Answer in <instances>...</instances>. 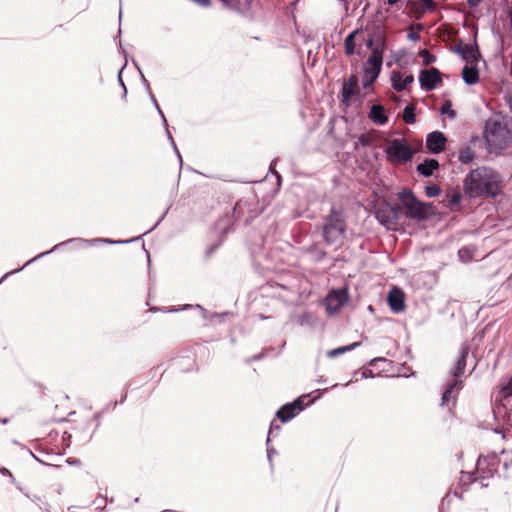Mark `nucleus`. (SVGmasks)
I'll use <instances>...</instances> for the list:
<instances>
[{"label":"nucleus","mask_w":512,"mask_h":512,"mask_svg":"<svg viewBox=\"0 0 512 512\" xmlns=\"http://www.w3.org/2000/svg\"><path fill=\"white\" fill-rule=\"evenodd\" d=\"M501 179L497 172L490 168L479 167L472 170L464 179V191L470 197H495L500 192Z\"/></svg>","instance_id":"f257e3e1"},{"label":"nucleus","mask_w":512,"mask_h":512,"mask_svg":"<svg viewBox=\"0 0 512 512\" xmlns=\"http://www.w3.org/2000/svg\"><path fill=\"white\" fill-rule=\"evenodd\" d=\"M484 137L490 151L500 152L508 147L512 133L503 122L489 119L485 124Z\"/></svg>","instance_id":"f03ea898"},{"label":"nucleus","mask_w":512,"mask_h":512,"mask_svg":"<svg viewBox=\"0 0 512 512\" xmlns=\"http://www.w3.org/2000/svg\"><path fill=\"white\" fill-rule=\"evenodd\" d=\"M404 214L411 219L423 220L433 213L432 204H426L419 201L411 190L404 189L398 194Z\"/></svg>","instance_id":"7ed1b4c3"},{"label":"nucleus","mask_w":512,"mask_h":512,"mask_svg":"<svg viewBox=\"0 0 512 512\" xmlns=\"http://www.w3.org/2000/svg\"><path fill=\"white\" fill-rule=\"evenodd\" d=\"M468 356V348L463 346L460 350V355L456 361L455 367L452 370V375L454 377L453 381L449 383L442 395L441 405L446 406L449 405L450 402L455 403L457 393L462 388V381L459 379L461 375H463L465 367H466V358Z\"/></svg>","instance_id":"20e7f679"},{"label":"nucleus","mask_w":512,"mask_h":512,"mask_svg":"<svg viewBox=\"0 0 512 512\" xmlns=\"http://www.w3.org/2000/svg\"><path fill=\"white\" fill-rule=\"evenodd\" d=\"M386 160L392 164L406 163L413 158L414 150L403 138L387 141L385 149Z\"/></svg>","instance_id":"39448f33"},{"label":"nucleus","mask_w":512,"mask_h":512,"mask_svg":"<svg viewBox=\"0 0 512 512\" xmlns=\"http://www.w3.org/2000/svg\"><path fill=\"white\" fill-rule=\"evenodd\" d=\"M345 232V222L343 215L340 212L332 209L328 216L323 236L328 244H340Z\"/></svg>","instance_id":"423d86ee"},{"label":"nucleus","mask_w":512,"mask_h":512,"mask_svg":"<svg viewBox=\"0 0 512 512\" xmlns=\"http://www.w3.org/2000/svg\"><path fill=\"white\" fill-rule=\"evenodd\" d=\"M383 64V51L376 48L369 55L363 68L362 84L364 88H369L380 75Z\"/></svg>","instance_id":"0eeeda50"},{"label":"nucleus","mask_w":512,"mask_h":512,"mask_svg":"<svg viewBox=\"0 0 512 512\" xmlns=\"http://www.w3.org/2000/svg\"><path fill=\"white\" fill-rule=\"evenodd\" d=\"M419 82L424 90H434L442 83L441 73L436 68L422 70L419 75Z\"/></svg>","instance_id":"6e6552de"},{"label":"nucleus","mask_w":512,"mask_h":512,"mask_svg":"<svg viewBox=\"0 0 512 512\" xmlns=\"http://www.w3.org/2000/svg\"><path fill=\"white\" fill-rule=\"evenodd\" d=\"M390 81L392 88L397 92H401L414 82V76L408 72L393 70L390 74Z\"/></svg>","instance_id":"1a4fd4ad"},{"label":"nucleus","mask_w":512,"mask_h":512,"mask_svg":"<svg viewBox=\"0 0 512 512\" xmlns=\"http://www.w3.org/2000/svg\"><path fill=\"white\" fill-rule=\"evenodd\" d=\"M375 215L378 221L388 229H394L397 225V212L390 205L379 207Z\"/></svg>","instance_id":"9d476101"},{"label":"nucleus","mask_w":512,"mask_h":512,"mask_svg":"<svg viewBox=\"0 0 512 512\" xmlns=\"http://www.w3.org/2000/svg\"><path fill=\"white\" fill-rule=\"evenodd\" d=\"M447 139L440 131H434L427 136L426 148L428 152L438 154L445 149Z\"/></svg>","instance_id":"9b49d317"},{"label":"nucleus","mask_w":512,"mask_h":512,"mask_svg":"<svg viewBox=\"0 0 512 512\" xmlns=\"http://www.w3.org/2000/svg\"><path fill=\"white\" fill-rule=\"evenodd\" d=\"M302 410L303 401L299 398L290 404L282 406L277 412V417L282 422H287L298 415Z\"/></svg>","instance_id":"f8f14e48"},{"label":"nucleus","mask_w":512,"mask_h":512,"mask_svg":"<svg viewBox=\"0 0 512 512\" xmlns=\"http://www.w3.org/2000/svg\"><path fill=\"white\" fill-rule=\"evenodd\" d=\"M477 473L482 478H487L493 476L495 472H497V461L496 457H484L481 456L477 461Z\"/></svg>","instance_id":"ddd939ff"},{"label":"nucleus","mask_w":512,"mask_h":512,"mask_svg":"<svg viewBox=\"0 0 512 512\" xmlns=\"http://www.w3.org/2000/svg\"><path fill=\"white\" fill-rule=\"evenodd\" d=\"M347 296L345 291L337 290L332 291L328 294L326 298V310L328 313L332 314L338 311V309L344 305L346 302Z\"/></svg>","instance_id":"4468645a"},{"label":"nucleus","mask_w":512,"mask_h":512,"mask_svg":"<svg viewBox=\"0 0 512 512\" xmlns=\"http://www.w3.org/2000/svg\"><path fill=\"white\" fill-rule=\"evenodd\" d=\"M387 300H388V304H389L390 309L394 313H400V312H402L404 310V308H405V303H404L405 297H404V293L402 292V290H400L398 288L391 289L389 294H388Z\"/></svg>","instance_id":"2eb2a0df"},{"label":"nucleus","mask_w":512,"mask_h":512,"mask_svg":"<svg viewBox=\"0 0 512 512\" xmlns=\"http://www.w3.org/2000/svg\"><path fill=\"white\" fill-rule=\"evenodd\" d=\"M358 88V79L355 75H351L342 85V101L346 105L349 104L353 96L356 95Z\"/></svg>","instance_id":"dca6fc26"},{"label":"nucleus","mask_w":512,"mask_h":512,"mask_svg":"<svg viewBox=\"0 0 512 512\" xmlns=\"http://www.w3.org/2000/svg\"><path fill=\"white\" fill-rule=\"evenodd\" d=\"M369 119L377 125H385L388 122L386 110L381 104H374L370 108Z\"/></svg>","instance_id":"f3484780"},{"label":"nucleus","mask_w":512,"mask_h":512,"mask_svg":"<svg viewBox=\"0 0 512 512\" xmlns=\"http://www.w3.org/2000/svg\"><path fill=\"white\" fill-rule=\"evenodd\" d=\"M439 168V163L436 159H426L423 163L417 165V172L424 177L431 176L435 170Z\"/></svg>","instance_id":"a211bd4d"},{"label":"nucleus","mask_w":512,"mask_h":512,"mask_svg":"<svg viewBox=\"0 0 512 512\" xmlns=\"http://www.w3.org/2000/svg\"><path fill=\"white\" fill-rule=\"evenodd\" d=\"M462 78L464 82L468 85L476 84L479 80V73L476 67L474 66H464L462 70Z\"/></svg>","instance_id":"6ab92c4d"},{"label":"nucleus","mask_w":512,"mask_h":512,"mask_svg":"<svg viewBox=\"0 0 512 512\" xmlns=\"http://www.w3.org/2000/svg\"><path fill=\"white\" fill-rule=\"evenodd\" d=\"M509 398H512V377L505 385H502L500 387L495 398V401L500 402L501 405L505 406L504 402L507 401Z\"/></svg>","instance_id":"aec40b11"},{"label":"nucleus","mask_w":512,"mask_h":512,"mask_svg":"<svg viewBox=\"0 0 512 512\" xmlns=\"http://www.w3.org/2000/svg\"><path fill=\"white\" fill-rule=\"evenodd\" d=\"M475 249L472 247H462L458 251V257L461 262L468 263L474 259Z\"/></svg>","instance_id":"412c9836"},{"label":"nucleus","mask_w":512,"mask_h":512,"mask_svg":"<svg viewBox=\"0 0 512 512\" xmlns=\"http://www.w3.org/2000/svg\"><path fill=\"white\" fill-rule=\"evenodd\" d=\"M358 31H353L344 40L345 53L352 55L355 53V36Z\"/></svg>","instance_id":"4be33fe9"},{"label":"nucleus","mask_w":512,"mask_h":512,"mask_svg":"<svg viewBox=\"0 0 512 512\" xmlns=\"http://www.w3.org/2000/svg\"><path fill=\"white\" fill-rule=\"evenodd\" d=\"M358 345H359V343H358V342H354V343H352V344H350V345H347V346L338 347V348H336V349L329 350V351L327 352V356H328L329 358H335V357H337V356H339V355H341V354H343V353H345V352H348V351L353 350V349H354L355 347H357Z\"/></svg>","instance_id":"5701e85b"},{"label":"nucleus","mask_w":512,"mask_h":512,"mask_svg":"<svg viewBox=\"0 0 512 512\" xmlns=\"http://www.w3.org/2000/svg\"><path fill=\"white\" fill-rule=\"evenodd\" d=\"M458 159L464 164L470 163L474 159V153L470 147H464L459 151Z\"/></svg>","instance_id":"b1692460"},{"label":"nucleus","mask_w":512,"mask_h":512,"mask_svg":"<svg viewBox=\"0 0 512 512\" xmlns=\"http://www.w3.org/2000/svg\"><path fill=\"white\" fill-rule=\"evenodd\" d=\"M403 120L407 124H413L416 121L415 107L413 105H407L403 111Z\"/></svg>","instance_id":"393cba45"},{"label":"nucleus","mask_w":512,"mask_h":512,"mask_svg":"<svg viewBox=\"0 0 512 512\" xmlns=\"http://www.w3.org/2000/svg\"><path fill=\"white\" fill-rule=\"evenodd\" d=\"M419 56L422 59L424 65H430L436 61V57L426 49L421 50L419 52Z\"/></svg>","instance_id":"a878e982"},{"label":"nucleus","mask_w":512,"mask_h":512,"mask_svg":"<svg viewBox=\"0 0 512 512\" xmlns=\"http://www.w3.org/2000/svg\"><path fill=\"white\" fill-rule=\"evenodd\" d=\"M425 194L432 198L440 194V188L437 185H429L425 187Z\"/></svg>","instance_id":"bb28decb"},{"label":"nucleus","mask_w":512,"mask_h":512,"mask_svg":"<svg viewBox=\"0 0 512 512\" xmlns=\"http://www.w3.org/2000/svg\"><path fill=\"white\" fill-rule=\"evenodd\" d=\"M441 113L447 114L450 118H454L456 115L455 111L452 109L451 103L449 102H446L445 104L442 105Z\"/></svg>","instance_id":"cd10ccee"},{"label":"nucleus","mask_w":512,"mask_h":512,"mask_svg":"<svg viewBox=\"0 0 512 512\" xmlns=\"http://www.w3.org/2000/svg\"><path fill=\"white\" fill-rule=\"evenodd\" d=\"M193 2L201 5V6H204V7H207L210 5V1L209 0H192ZM223 3H225L226 5H228V1L227 0H221Z\"/></svg>","instance_id":"c85d7f7f"},{"label":"nucleus","mask_w":512,"mask_h":512,"mask_svg":"<svg viewBox=\"0 0 512 512\" xmlns=\"http://www.w3.org/2000/svg\"><path fill=\"white\" fill-rule=\"evenodd\" d=\"M464 52H465L464 57H466V58H467V57H471V58H474V57H475V51H474V49H473V48H471V47H466V48L464 49Z\"/></svg>","instance_id":"c756f323"},{"label":"nucleus","mask_w":512,"mask_h":512,"mask_svg":"<svg viewBox=\"0 0 512 512\" xmlns=\"http://www.w3.org/2000/svg\"><path fill=\"white\" fill-rule=\"evenodd\" d=\"M461 200V195L460 194H454L452 195L451 199H450V203L451 204H458Z\"/></svg>","instance_id":"7c9ffc66"},{"label":"nucleus","mask_w":512,"mask_h":512,"mask_svg":"<svg viewBox=\"0 0 512 512\" xmlns=\"http://www.w3.org/2000/svg\"><path fill=\"white\" fill-rule=\"evenodd\" d=\"M423 5L426 6L427 8H433L434 6V2L433 0H421Z\"/></svg>","instance_id":"2f4dec72"},{"label":"nucleus","mask_w":512,"mask_h":512,"mask_svg":"<svg viewBox=\"0 0 512 512\" xmlns=\"http://www.w3.org/2000/svg\"><path fill=\"white\" fill-rule=\"evenodd\" d=\"M482 0H467L469 6L475 7L481 3Z\"/></svg>","instance_id":"473e14b6"},{"label":"nucleus","mask_w":512,"mask_h":512,"mask_svg":"<svg viewBox=\"0 0 512 512\" xmlns=\"http://www.w3.org/2000/svg\"><path fill=\"white\" fill-rule=\"evenodd\" d=\"M400 0H387L388 4L389 5H394L396 4L397 2H399Z\"/></svg>","instance_id":"72a5a7b5"},{"label":"nucleus","mask_w":512,"mask_h":512,"mask_svg":"<svg viewBox=\"0 0 512 512\" xmlns=\"http://www.w3.org/2000/svg\"><path fill=\"white\" fill-rule=\"evenodd\" d=\"M409 38H410V39L415 40V39L417 38V36H416V35H414V34H412V33H410V34H409Z\"/></svg>","instance_id":"f704fd0d"},{"label":"nucleus","mask_w":512,"mask_h":512,"mask_svg":"<svg viewBox=\"0 0 512 512\" xmlns=\"http://www.w3.org/2000/svg\"><path fill=\"white\" fill-rule=\"evenodd\" d=\"M372 44H373L372 40H368V42H367V46H368V47H371V46H372Z\"/></svg>","instance_id":"c9c22d12"},{"label":"nucleus","mask_w":512,"mask_h":512,"mask_svg":"<svg viewBox=\"0 0 512 512\" xmlns=\"http://www.w3.org/2000/svg\"><path fill=\"white\" fill-rule=\"evenodd\" d=\"M158 112L160 113L161 117H163V118H164V114H163L162 110H161V109H158Z\"/></svg>","instance_id":"e433bc0d"},{"label":"nucleus","mask_w":512,"mask_h":512,"mask_svg":"<svg viewBox=\"0 0 512 512\" xmlns=\"http://www.w3.org/2000/svg\"><path fill=\"white\" fill-rule=\"evenodd\" d=\"M158 112L160 113L161 117H163V118H164V114H163L162 110H161V109H158Z\"/></svg>","instance_id":"4c0bfd02"},{"label":"nucleus","mask_w":512,"mask_h":512,"mask_svg":"<svg viewBox=\"0 0 512 512\" xmlns=\"http://www.w3.org/2000/svg\"><path fill=\"white\" fill-rule=\"evenodd\" d=\"M158 112L160 113L161 117H163V118H164V114H163L162 110H161V109H158Z\"/></svg>","instance_id":"58836bf2"},{"label":"nucleus","mask_w":512,"mask_h":512,"mask_svg":"<svg viewBox=\"0 0 512 512\" xmlns=\"http://www.w3.org/2000/svg\"><path fill=\"white\" fill-rule=\"evenodd\" d=\"M158 112L160 113L161 117H163V118H164V114H163L162 110H161V109H158Z\"/></svg>","instance_id":"ea45409f"},{"label":"nucleus","mask_w":512,"mask_h":512,"mask_svg":"<svg viewBox=\"0 0 512 512\" xmlns=\"http://www.w3.org/2000/svg\"><path fill=\"white\" fill-rule=\"evenodd\" d=\"M162 512H175V511H173V510H164Z\"/></svg>","instance_id":"a19ab883"}]
</instances>
